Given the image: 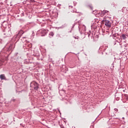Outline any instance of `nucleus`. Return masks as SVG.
Instances as JSON below:
<instances>
[{"label":"nucleus","instance_id":"nucleus-1","mask_svg":"<svg viewBox=\"0 0 128 128\" xmlns=\"http://www.w3.org/2000/svg\"><path fill=\"white\" fill-rule=\"evenodd\" d=\"M30 88L35 90H38V82L33 81L30 84Z\"/></svg>","mask_w":128,"mask_h":128},{"label":"nucleus","instance_id":"nucleus-2","mask_svg":"<svg viewBox=\"0 0 128 128\" xmlns=\"http://www.w3.org/2000/svg\"><path fill=\"white\" fill-rule=\"evenodd\" d=\"M24 34V31L23 30H20L19 32L14 36V38H15V40H18L20 38V36Z\"/></svg>","mask_w":128,"mask_h":128},{"label":"nucleus","instance_id":"nucleus-3","mask_svg":"<svg viewBox=\"0 0 128 128\" xmlns=\"http://www.w3.org/2000/svg\"><path fill=\"white\" fill-rule=\"evenodd\" d=\"M102 22V24H104L105 22V26L106 28H110L112 26V22L110 20L104 19Z\"/></svg>","mask_w":128,"mask_h":128},{"label":"nucleus","instance_id":"nucleus-4","mask_svg":"<svg viewBox=\"0 0 128 128\" xmlns=\"http://www.w3.org/2000/svg\"><path fill=\"white\" fill-rule=\"evenodd\" d=\"M48 30H46L44 29H42L41 30H40V34L41 36H46V34H48Z\"/></svg>","mask_w":128,"mask_h":128},{"label":"nucleus","instance_id":"nucleus-5","mask_svg":"<svg viewBox=\"0 0 128 128\" xmlns=\"http://www.w3.org/2000/svg\"><path fill=\"white\" fill-rule=\"evenodd\" d=\"M60 70L61 72H66L68 70V68H66V65H62V66L60 68Z\"/></svg>","mask_w":128,"mask_h":128},{"label":"nucleus","instance_id":"nucleus-6","mask_svg":"<svg viewBox=\"0 0 128 128\" xmlns=\"http://www.w3.org/2000/svg\"><path fill=\"white\" fill-rule=\"evenodd\" d=\"M4 36H12V31L9 30L6 32V33H4Z\"/></svg>","mask_w":128,"mask_h":128},{"label":"nucleus","instance_id":"nucleus-7","mask_svg":"<svg viewBox=\"0 0 128 128\" xmlns=\"http://www.w3.org/2000/svg\"><path fill=\"white\" fill-rule=\"evenodd\" d=\"M0 78L2 80H6V76H4V74H2L0 75Z\"/></svg>","mask_w":128,"mask_h":128},{"label":"nucleus","instance_id":"nucleus-8","mask_svg":"<svg viewBox=\"0 0 128 128\" xmlns=\"http://www.w3.org/2000/svg\"><path fill=\"white\" fill-rule=\"evenodd\" d=\"M120 38H122V40H126V35L125 34H122V36H120Z\"/></svg>","mask_w":128,"mask_h":128},{"label":"nucleus","instance_id":"nucleus-9","mask_svg":"<svg viewBox=\"0 0 128 128\" xmlns=\"http://www.w3.org/2000/svg\"><path fill=\"white\" fill-rule=\"evenodd\" d=\"M54 36V33L53 32H50L49 34V37L52 38Z\"/></svg>","mask_w":128,"mask_h":128},{"label":"nucleus","instance_id":"nucleus-10","mask_svg":"<svg viewBox=\"0 0 128 128\" xmlns=\"http://www.w3.org/2000/svg\"><path fill=\"white\" fill-rule=\"evenodd\" d=\"M108 12H110L109 11H108L107 10H104L102 12V14H104H104H108Z\"/></svg>","mask_w":128,"mask_h":128},{"label":"nucleus","instance_id":"nucleus-11","mask_svg":"<svg viewBox=\"0 0 128 128\" xmlns=\"http://www.w3.org/2000/svg\"><path fill=\"white\" fill-rule=\"evenodd\" d=\"M88 8H90L92 10H94V7H92V4L88 5Z\"/></svg>","mask_w":128,"mask_h":128},{"label":"nucleus","instance_id":"nucleus-12","mask_svg":"<svg viewBox=\"0 0 128 128\" xmlns=\"http://www.w3.org/2000/svg\"><path fill=\"white\" fill-rule=\"evenodd\" d=\"M93 14H98V11L94 10L93 11Z\"/></svg>","mask_w":128,"mask_h":128},{"label":"nucleus","instance_id":"nucleus-13","mask_svg":"<svg viewBox=\"0 0 128 128\" xmlns=\"http://www.w3.org/2000/svg\"><path fill=\"white\" fill-rule=\"evenodd\" d=\"M4 41L2 39H0V44H4Z\"/></svg>","mask_w":128,"mask_h":128},{"label":"nucleus","instance_id":"nucleus-14","mask_svg":"<svg viewBox=\"0 0 128 128\" xmlns=\"http://www.w3.org/2000/svg\"><path fill=\"white\" fill-rule=\"evenodd\" d=\"M72 12H76V10L74 9V10H71Z\"/></svg>","mask_w":128,"mask_h":128},{"label":"nucleus","instance_id":"nucleus-15","mask_svg":"<svg viewBox=\"0 0 128 128\" xmlns=\"http://www.w3.org/2000/svg\"><path fill=\"white\" fill-rule=\"evenodd\" d=\"M2 66V61L0 60V66Z\"/></svg>","mask_w":128,"mask_h":128},{"label":"nucleus","instance_id":"nucleus-16","mask_svg":"<svg viewBox=\"0 0 128 128\" xmlns=\"http://www.w3.org/2000/svg\"><path fill=\"white\" fill-rule=\"evenodd\" d=\"M114 110L115 111V112H118V108H115L114 109Z\"/></svg>","mask_w":128,"mask_h":128},{"label":"nucleus","instance_id":"nucleus-17","mask_svg":"<svg viewBox=\"0 0 128 128\" xmlns=\"http://www.w3.org/2000/svg\"><path fill=\"white\" fill-rule=\"evenodd\" d=\"M31 2H34V0H30Z\"/></svg>","mask_w":128,"mask_h":128},{"label":"nucleus","instance_id":"nucleus-18","mask_svg":"<svg viewBox=\"0 0 128 128\" xmlns=\"http://www.w3.org/2000/svg\"><path fill=\"white\" fill-rule=\"evenodd\" d=\"M60 126L61 128H64V126L62 125H60Z\"/></svg>","mask_w":128,"mask_h":128},{"label":"nucleus","instance_id":"nucleus-19","mask_svg":"<svg viewBox=\"0 0 128 128\" xmlns=\"http://www.w3.org/2000/svg\"><path fill=\"white\" fill-rule=\"evenodd\" d=\"M69 8H72V6H69Z\"/></svg>","mask_w":128,"mask_h":128},{"label":"nucleus","instance_id":"nucleus-20","mask_svg":"<svg viewBox=\"0 0 128 128\" xmlns=\"http://www.w3.org/2000/svg\"><path fill=\"white\" fill-rule=\"evenodd\" d=\"M120 40V42H122V39L121 38V39Z\"/></svg>","mask_w":128,"mask_h":128},{"label":"nucleus","instance_id":"nucleus-21","mask_svg":"<svg viewBox=\"0 0 128 128\" xmlns=\"http://www.w3.org/2000/svg\"><path fill=\"white\" fill-rule=\"evenodd\" d=\"M74 26H75V24H74L72 25V28H74Z\"/></svg>","mask_w":128,"mask_h":128},{"label":"nucleus","instance_id":"nucleus-22","mask_svg":"<svg viewBox=\"0 0 128 128\" xmlns=\"http://www.w3.org/2000/svg\"><path fill=\"white\" fill-rule=\"evenodd\" d=\"M122 118V120H124V117Z\"/></svg>","mask_w":128,"mask_h":128},{"label":"nucleus","instance_id":"nucleus-23","mask_svg":"<svg viewBox=\"0 0 128 128\" xmlns=\"http://www.w3.org/2000/svg\"><path fill=\"white\" fill-rule=\"evenodd\" d=\"M74 38H76V37H74Z\"/></svg>","mask_w":128,"mask_h":128}]
</instances>
